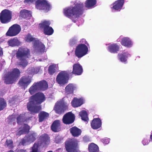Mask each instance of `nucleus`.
<instances>
[{
    "label": "nucleus",
    "mask_w": 152,
    "mask_h": 152,
    "mask_svg": "<svg viewBox=\"0 0 152 152\" xmlns=\"http://www.w3.org/2000/svg\"><path fill=\"white\" fill-rule=\"evenodd\" d=\"M45 100V97L43 93L39 92L36 94L31 97L29 102L28 103L27 106L28 110L32 114L38 113L41 107L37 104H41Z\"/></svg>",
    "instance_id": "f257e3e1"
},
{
    "label": "nucleus",
    "mask_w": 152,
    "mask_h": 152,
    "mask_svg": "<svg viewBox=\"0 0 152 152\" xmlns=\"http://www.w3.org/2000/svg\"><path fill=\"white\" fill-rule=\"evenodd\" d=\"M83 4L81 2L75 4L74 6H70L64 10L65 16L70 18H77L83 13Z\"/></svg>",
    "instance_id": "f03ea898"
},
{
    "label": "nucleus",
    "mask_w": 152,
    "mask_h": 152,
    "mask_svg": "<svg viewBox=\"0 0 152 152\" xmlns=\"http://www.w3.org/2000/svg\"><path fill=\"white\" fill-rule=\"evenodd\" d=\"M30 56V51L26 48H19L16 53V57L21 61L20 65L23 67H25L28 64L26 59Z\"/></svg>",
    "instance_id": "7ed1b4c3"
},
{
    "label": "nucleus",
    "mask_w": 152,
    "mask_h": 152,
    "mask_svg": "<svg viewBox=\"0 0 152 152\" xmlns=\"http://www.w3.org/2000/svg\"><path fill=\"white\" fill-rule=\"evenodd\" d=\"M26 40L27 42H33L34 52L37 53H42L45 51V45L40 42L39 40L32 37L30 34L27 35L25 37Z\"/></svg>",
    "instance_id": "20e7f679"
},
{
    "label": "nucleus",
    "mask_w": 152,
    "mask_h": 152,
    "mask_svg": "<svg viewBox=\"0 0 152 152\" xmlns=\"http://www.w3.org/2000/svg\"><path fill=\"white\" fill-rule=\"evenodd\" d=\"M20 75V72L19 69H14L11 72L5 75L4 78V83L6 84L14 83L18 80Z\"/></svg>",
    "instance_id": "39448f33"
},
{
    "label": "nucleus",
    "mask_w": 152,
    "mask_h": 152,
    "mask_svg": "<svg viewBox=\"0 0 152 152\" xmlns=\"http://www.w3.org/2000/svg\"><path fill=\"white\" fill-rule=\"evenodd\" d=\"M50 138L47 134H44L41 136L37 142L35 143L32 148L31 152H38V148L39 146H45L50 142Z\"/></svg>",
    "instance_id": "423d86ee"
},
{
    "label": "nucleus",
    "mask_w": 152,
    "mask_h": 152,
    "mask_svg": "<svg viewBox=\"0 0 152 152\" xmlns=\"http://www.w3.org/2000/svg\"><path fill=\"white\" fill-rule=\"evenodd\" d=\"M88 48L85 44H80L76 47L75 54L76 57L80 58L88 53Z\"/></svg>",
    "instance_id": "0eeeda50"
},
{
    "label": "nucleus",
    "mask_w": 152,
    "mask_h": 152,
    "mask_svg": "<svg viewBox=\"0 0 152 152\" xmlns=\"http://www.w3.org/2000/svg\"><path fill=\"white\" fill-rule=\"evenodd\" d=\"M69 73L68 71H62L60 72L56 78L57 82L61 85H64L67 83Z\"/></svg>",
    "instance_id": "6e6552de"
},
{
    "label": "nucleus",
    "mask_w": 152,
    "mask_h": 152,
    "mask_svg": "<svg viewBox=\"0 0 152 152\" xmlns=\"http://www.w3.org/2000/svg\"><path fill=\"white\" fill-rule=\"evenodd\" d=\"M65 148L68 152H80L77 151V141L74 139H69L65 142Z\"/></svg>",
    "instance_id": "1a4fd4ad"
},
{
    "label": "nucleus",
    "mask_w": 152,
    "mask_h": 152,
    "mask_svg": "<svg viewBox=\"0 0 152 152\" xmlns=\"http://www.w3.org/2000/svg\"><path fill=\"white\" fill-rule=\"evenodd\" d=\"M50 22L49 21H44L39 24V26L41 29H43L44 33L47 35H51L53 32L52 28L49 26Z\"/></svg>",
    "instance_id": "9d476101"
},
{
    "label": "nucleus",
    "mask_w": 152,
    "mask_h": 152,
    "mask_svg": "<svg viewBox=\"0 0 152 152\" xmlns=\"http://www.w3.org/2000/svg\"><path fill=\"white\" fill-rule=\"evenodd\" d=\"M67 104L64 102L63 100L58 102L55 104L54 110L58 114L63 113L67 108Z\"/></svg>",
    "instance_id": "9b49d317"
},
{
    "label": "nucleus",
    "mask_w": 152,
    "mask_h": 152,
    "mask_svg": "<svg viewBox=\"0 0 152 152\" xmlns=\"http://www.w3.org/2000/svg\"><path fill=\"white\" fill-rule=\"evenodd\" d=\"M36 8L39 10H44L46 12L49 10L51 8L50 5L45 0H38L36 2Z\"/></svg>",
    "instance_id": "f8f14e48"
},
{
    "label": "nucleus",
    "mask_w": 152,
    "mask_h": 152,
    "mask_svg": "<svg viewBox=\"0 0 152 152\" xmlns=\"http://www.w3.org/2000/svg\"><path fill=\"white\" fill-rule=\"evenodd\" d=\"M11 12L7 10H3L0 16V20L2 23L9 22L11 18Z\"/></svg>",
    "instance_id": "ddd939ff"
},
{
    "label": "nucleus",
    "mask_w": 152,
    "mask_h": 152,
    "mask_svg": "<svg viewBox=\"0 0 152 152\" xmlns=\"http://www.w3.org/2000/svg\"><path fill=\"white\" fill-rule=\"evenodd\" d=\"M20 31V26L19 25L14 24L10 28L6 34L11 37L15 36L18 34Z\"/></svg>",
    "instance_id": "4468645a"
},
{
    "label": "nucleus",
    "mask_w": 152,
    "mask_h": 152,
    "mask_svg": "<svg viewBox=\"0 0 152 152\" xmlns=\"http://www.w3.org/2000/svg\"><path fill=\"white\" fill-rule=\"evenodd\" d=\"M36 137V133L32 132L29 135L25 136L21 141L20 144L23 145L29 144L35 140Z\"/></svg>",
    "instance_id": "2eb2a0df"
},
{
    "label": "nucleus",
    "mask_w": 152,
    "mask_h": 152,
    "mask_svg": "<svg viewBox=\"0 0 152 152\" xmlns=\"http://www.w3.org/2000/svg\"><path fill=\"white\" fill-rule=\"evenodd\" d=\"M121 39V43L127 48H130L132 47L133 42L132 40L128 37H124L121 38V37L117 40V42H119Z\"/></svg>",
    "instance_id": "dca6fc26"
},
{
    "label": "nucleus",
    "mask_w": 152,
    "mask_h": 152,
    "mask_svg": "<svg viewBox=\"0 0 152 152\" xmlns=\"http://www.w3.org/2000/svg\"><path fill=\"white\" fill-rule=\"evenodd\" d=\"M74 115L71 112H69L64 115L62 120L64 124H70L74 121Z\"/></svg>",
    "instance_id": "f3484780"
},
{
    "label": "nucleus",
    "mask_w": 152,
    "mask_h": 152,
    "mask_svg": "<svg viewBox=\"0 0 152 152\" xmlns=\"http://www.w3.org/2000/svg\"><path fill=\"white\" fill-rule=\"evenodd\" d=\"M131 54L128 51L124 50L121 53L118 54V58L119 60L124 64L127 63V60L128 58L130 57Z\"/></svg>",
    "instance_id": "a211bd4d"
},
{
    "label": "nucleus",
    "mask_w": 152,
    "mask_h": 152,
    "mask_svg": "<svg viewBox=\"0 0 152 152\" xmlns=\"http://www.w3.org/2000/svg\"><path fill=\"white\" fill-rule=\"evenodd\" d=\"M124 3V0H118L113 3V5L112 7V11H119L121 9Z\"/></svg>",
    "instance_id": "6ab92c4d"
},
{
    "label": "nucleus",
    "mask_w": 152,
    "mask_h": 152,
    "mask_svg": "<svg viewBox=\"0 0 152 152\" xmlns=\"http://www.w3.org/2000/svg\"><path fill=\"white\" fill-rule=\"evenodd\" d=\"M31 82V78L28 76H23L20 80L19 84L25 89Z\"/></svg>",
    "instance_id": "aec40b11"
},
{
    "label": "nucleus",
    "mask_w": 152,
    "mask_h": 152,
    "mask_svg": "<svg viewBox=\"0 0 152 152\" xmlns=\"http://www.w3.org/2000/svg\"><path fill=\"white\" fill-rule=\"evenodd\" d=\"M91 128L94 129L100 128L102 126V121L99 118H94L91 124Z\"/></svg>",
    "instance_id": "412c9836"
},
{
    "label": "nucleus",
    "mask_w": 152,
    "mask_h": 152,
    "mask_svg": "<svg viewBox=\"0 0 152 152\" xmlns=\"http://www.w3.org/2000/svg\"><path fill=\"white\" fill-rule=\"evenodd\" d=\"M76 88L77 86L75 84L73 83L69 84L65 88V91L66 94H72Z\"/></svg>",
    "instance_id": "4be33fe9"
},
{
    "label": "nucleus",
    "mask_w": 152,
    "mask_h": 152,
    "mask_svg": "<svg viewBox=\"0 0 152 152\" xmlns=\"http://www.w3.org/2000/svg\"><path fill=\"white\" fill-rule=\"evenodd\" d=\"M73 70L72 73L77 75H81L83 72L82 66L78 63L75 64L73 65Z\"/></svg>",
    "instance_id": "5701e85b"
},
{
    "label": "nucleus",
    "mask_w": 152,
    "mask_h": 152,
    "mask_svg": "<svg viewBox=\"0 0 152 152\" xmlns=\"http://www.w3.org/2000/svg\"><path fill=\"white\" fill-rule=\"evenodd\" d=\"M120 48L119 46L116 43H113L109 45L107 50L111 53H117L119 51Z\"/></svg>",
    "instance_id": "b1692460"
},
{
    "label": "nucleus",
    "mask_w": 152,
    "mask_h": 152,
    "mask_svg": "<svg viewBox=\"0 0 152 152\" xmlns=\"http://www.w3.org/2000/svg\"><path fill=\"white\" fill-rule=\"evenodd\" d=\"M52 130L55 132H57L61 130V122L59 120L55 121L52 124L51 127Z\"/></svg>",
    "instance_id": "393cba45"
},
{
    "label": "nucleus",
    "mask_w": 152,
    "mask_h": 152,
    "mask_svg": "<svg viewBox=\"0 0 152 152\" xmlns=\"http://www.w3.org/2000/svg\"><path fill=\"white\" fill-rule=\"evenodd\" d=\"M84 101V99L82 98L78 99L75 97L72 101L71 104L73 107H77L82 105Z\"/></svg>",
    "instance_id": "a878e982"
},
{
    "label": "nucleus",
    "mask_w": 152,
    "mask_h": 152,
    "mask_svg": "<svg viewBox=\"0 0 152 152\" xmlns=\"http://www.w3.org/2000/svg\"><path fill=\"white\" fill-rule=\"evenodd\" d=\"M20 15L21 17L28 19L31 16V12L26 10H23L20 12Z\"/></svg>",
    "instance_id": "bb28decb"
},
{
    "label": "nucleus",
    "mask_w": 152,
    "mask_h": 152,
    "mask_svg": "<svg viewBox=\"0 0 152 152\" xmlns=\"http://www.w3.org/2000/svg\"><path fill=\"white\" fill-rule=\"evenodd\" d=\"M30 127L27 124H24L23 125V127L16 133V134L20 136V135L28 133L30 130Z\"/></svg>",
    "instance_id": "cd10ccee"
},
{
    "label": "nucleus",
    "mask_w": 152,
    "mask_h": 152,
    "mask_svg": "<svg viewBox=\"0 0 152 152\" xmlns=\"http://www.w3.org/2000/svg\"><path fill=\"white\" fill-rule=\"evenodd\" d=\"M70 131L73 136L77 137L80 135L81 133V131L76 127L74 126L70 129Z\"/></svg>",
    "instance_id": "c85d7f7f"
},
{
    "label": "nucleus",
    "mask_w": 152,
    "mask_h": 152,
    "mask_svg": "<svg viewBox=\"0 0 152 152\" xmlns=\"http://www.w3.org/2000/svg\"><path fill=\"white\" fill-rule=\"evenodd\" d=\"M37 85L39 90H44L48 87V86L47 82L45 80H43L39 83H36Z\"/></svg>",
    "instance_id": "c756f323"
},
{
    "label": "nucleus",
    "mask_w": 152,
    "mask_h": 152,
    "mask_svg": "<svg viewBox=\"0 0 152 152\" xmlns=\"http://www.w3.org/2000/svg\"><path fill=\"white\" fill-rule=\"evenodd\" d=\"M8 43L9 45L11 47L18 46L20 44V41L16 38L10 39L8 41Z\"/></svg>",
    "instance_id": "7c9ffc66"
},
{
    "label": "nucleus",
    "mask_w": 152,
    "mask_h": 152,
    "mask_svg": "<svg viewBox=\"0 0 152 152\" xmlns=\"http://www.w3.org/2000/svg\"><path fill=\"white\" fill-rule=\"evenodd\" d=\"M96 3V0H87L85 5L86 7L91 8L94 7Z\"/></svg>",
    "instance_id": "2f4dec72"
},
{
    "label": "nucleus",
    "mask_w": 152,
    "mask_h": 152,
    "mask_svg": "<svg viewBox=\"0 0 152 152\" xmlns=\"http://www.w3.org/2000/svg\"><path fill=\"white\" fill-rule=\"evenodd\" d=\"M39 90V87L37 85L36 83H35L30 88L29 91L31 94H33Z\"/></svg>",
    "instance_id": "473e14b6"
},
{
    "label": "nucleus",
    "mask_w": 152,
    "mask_h": 152,
    "mask_svg": "<svg viewBox=\"0 0 152 152\" xmlns=\"http://www.w3.org/2000/svg\"><path fill=\"white\" fill-rule=\"evenodd\" d=\"M49 115V114L46 112L44 111L41 112L39 114V122H42L44 119L47 118Z\"/></svg>",
    "instance_id": "72a5a7b5"
},
{
    "label": "nucleus",
    "mask_w": 152,
    "mask_h": 152,
    "mask_svg": "<svg viewBox=\"0 0 152 152\" xmlns=\"http://www.w3.org/2000/svg\"><path fill=\"white\" fill-rule=\"evenodd\" d=\"M88 149L90 152H98L99 151L98 146L93 143H91L89 145Z\"/></svg>",
    "instance_id": "f704fd0d"
},
{
    "label": "nucleus",
    "mask_w": 152,
    "mask_h": 152,
    "mask_svg": "<svg viewBox=\"0 0 152 152\" xmlns=\"http://www.w3.org/2000/svg\"><path fill=\"white\" fill-rule=\"evenodd\" d=\"M79 115L81 117L82 119L87 123L88 121V114L86 111L83 110L79 113Z\"/></svg>",
    "instance_id": "c9c22d12"
},
{
    "label": "nucleus",
    "mask_w": 152,
    "mask_h": 152,
    "mask_svg": "<svg viewBox=\"0 0 152 152\" xmlns=\"http://www.w3.org/2000/svg\"><path fill=\"white\" fill-rule=\"evenodd\" d=\"M58 67V65L57 64H53L50 65L48 69L49 73L51 75L53 74L57 69Z\"/></svg>",
    "instance_id": "e433bc0d"
},
{
    "label": "nucleus",
    "mask_w": 152,
    "mask_h": 152,
    "mask_svg": "<svg viewBox=\"0 0 152 152\" xmlns=\"http://www.w3.org/2000/svg\"><path fill=\"white\" fill-rule=\"evenodd\" d=\"M26 121L25 115L24 114H20L17 118V121L18 124L21 125L22 123Z\"/></svg>",
    "instance_id": "4c0bfd02"
},
{
    "label": "nucleus",
    "mask_w": 152,
    "mask_h": 152,
    "mask_svg": "<svg viewBox=\"0 0 152 152\" xmlns=\"http://www.w3.org/2000/svg\"><path fill=\"white\" fill-rule=\"evenodd\" d=\"M39 67H31L29 68L27 70L28 73L31 75L37 74L39 72Z\"/></svg>",
    "instance_id": "58836bf2"
},
{
    "label": "nucleus",
    "mask_w": 152,
    "mask_h": 152,
    "mask_svg": "<svg viewBox=\"0 0 152 152\" xmlns=\"http://www.w3.org/2000/svg\"><path fill=\"white\" fill-rule=\"evenodd\" d=\"M7 106V103L4 99L0 98V111L3 110Z\"/></svg>",
    "instance_id": "ea45409f"
},
{
    "label": "nucleus",
    "mask_w": 152,
    "mask_h": 152,
    "mask_svg": "<svg viewBox=\"0 0 152 152\" xmlns=\"http://www.w3.org/2000/svg\"><path fill=\"white\" fill-rule=\"evenodd\" d=\"M78 38L77 37H75L72 38L70 40L69 44L70 46H73L77 43Z\"/></svg>",
    "instance_id": "a19ab883"
},
{
    "label": "nucleus",
    "mask_w": 152,
    "mask_h": 152,
    "mask_svg": "<svg viewBox=\"0 0 152 152\" xmlns=\"http://www.w3.org/2000/svg\"><path fill=\"white\" fill-rule=\"evenodd\" d=\"M5 144L9 148H11L13 147V142L11 140H7Z\"/></svg>",
    "instance_id": "79ce46f5"
},
{
    "label": "nucleus",
    "mask_w": 152,
    "mask_h": 152,
    "mask_svg": "<svg viewBox=\"0 0 152 152\" xmlns=\"http://www.w3.org/2000/svg\"><path fill=\"white\" fill-rule=\"evenodd\" d=\"M8 122L9 123L11 124L13 123L14 124V123H15V118L14 116L12 115L10 116L8 118Z\"/></svg>",
    "instance_id": "37998d69"
},
{
    "label": "nucleus",
    "mask_w": 152,
    "mask_h": 152,
    "mask_svg": "<svg viewBox=\"0 0 152 152\" xmlns=\"http://www.w3.org/2000/svg\"><path fill=\"white\" fill-rule=\"evenodd\" d=\"M62 140L61 137L59 136H57L55 137L54 141L56 143H59L61 142Z\"/></svg>",
    "instance_id": "c03bdc74"
},
{
    "label": "nucleus",
    "mask_w": 152,
    "mask_h": 152,
    "mask_svg": "<svg viewBox=\"0 0 152 152\" xmlns=\"http://www.w3.org/2000/svg\"><path fill=\"white\" fill-rule=\"evenodd\" d=\"M102 142L105 144H107L110 142V139L107 138H105L101 140Z\"/></svg>",
    "instance_id": "a18cd8bd"
},
{
    "label": "nucleus",
    "mask_w": 152,
    "mask_h": 152,
    "mask_svg": "<svg viewBox=\"0 0 152 152\" xmlns=\"http://www.w3.org/2000/svg\"><path fill=\"white\" fill-rule=\"evenodd\" d=\"M150 140H147L144 138L142 141V143L143 145H148L149 142Z\"/></svg>",
    "instance_id": "49530a36"
},
{
    "label": "nucleus",
    "mask_w": 152,
    "mask_h": 152,
    "mask_svg": "<svg viewBox=\"0 0 152 152\" xmlns=\"http://www.w3.org/2000/svg\"><path fill=\"white\" fill-rule=\"evenodd\" d=\"M83 140L85 142H87L91 141L90 138L86 136H85L83 137Z\"/></svg>",
    "instance_id": "de8ad7c7"
},
{
    "label": "nucleus",
    "mask_w": 152,
    "mask_h": 152,
    "mask_svg": "<svg viewBox=\"0 0 152 152\" xmlns=\"http://www.w3.org/2000/svg\"><path fill=\"white\" fill-rule=\"evenodd\" d=\"M35 0H25L24 2L25 3H30L33 2Z\"/></svg>",
    "instance_id": "09e8293b"
},
{
    "label": "nucleus",
    "mask_w": 152,
    "mask_h": 152,
    "mask_svg": "<svg viewBox=\"0 0 152 152\" xmlns=\"http://www.w3.org/2000/svg\"><path fill=\"white\" fill-rule=\"evenodd\" d=\"M3 55V52L2 50V49L1 47H0V58Z\"/></svg>",
    "instance_id": "8fccbe9b"
},
{
    "label": "nucleus",
    "mask_w": 152,
    "mask_h": 152,
    "mask_svg": "<svg viewBox=\"0 0 152 152\" xmlns=\"http://www.w3.org/2000/svg\"><path fill=\"white\" fill-rule=\"evenodd\" d=\"M18 152H26V151H25L23 149L18 150Z\"/></svg>",
    "instance_id": "3c124183"
},
{
    "label": "nucleus",
    "mask_w": 152,
    "mask_h": 152,
    "mask_svg": "<svg viewBox=\"0 0 152 152\" xmlns=\"http://www.w3.org/2000/svg\"><path fill=\"white\" fill-rule=\"evenodd\" d=\"M82 42H84L85 44H87V42L86 41V40L84 39H83L82 40Z\"/></svg>",
    "instance_id": "603ef678"
},
{
    "label": "nucleus",
    "mask_w": 152,
    "mask_h": 152,
    "mask_svg": "<svg viewBox=\"0 0 152 152\" xmlns=\"http://www.w3.org/2000/svg\"><path fill=\"white\" fill-rule=\"evenodd\" d=\"M150 139L152 141V131L150 135Z\"/></svg>",
    "instance_id": "864d4df0"
},
{
    "label": "nucleus",
    "mask_w": 152,
    "mask_h": 152,
    "mask_svg": "<svg viewBox=\"0 0 152 152\" xmlns=\"http://www.w3.org/2000/svg\"><path fill=\"white\" fill-rule=\"evenodd\" d=\"M7 152H14V151L11 150H10L9 151H8Z\"/></svg>",
    "instance_id": "5fc2aeb1"
},
{
    "label": "nucleus",
    "mask_w": 152,
    "mask_h": 152,
    "mask_svg": "<svg viewBox=\"0 0 152 152\" xmlns=\"http://www.w3.org/2000/svg\"><path fill=\"white\" fill-rule=\"evenodd\" d=\"M62 149L61 148L59 149H58V151H59L60 150H61Z\"/></svg>",
    "instance_id": "6e6d98bb"
},
{
    "label": "nucleus",
    "mask_w": 152,
    "mask_h": 152,
    "mask_svg": "<svg viewBox=\"0 0 152 152\" xmlns=\"http://www.w3.org/2000/svg\"><path fill=\"white\" fill-rule=\"evenodd\" d=\"M48 152H52V151H48Z\"/></svg>",
    "instance_id": "4d7b16f0"
}]
</instances>
